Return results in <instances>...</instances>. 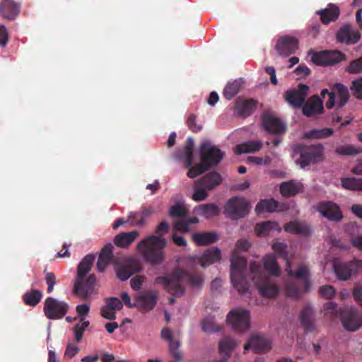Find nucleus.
Instances as JSON below:
<instances>
[{"label":"nucleus","instance_id":"nucleus-1","mask_svg":"<svg viewBox=\"0 0 362 362\" xmlns=\"http://www.w3.org/2000/svg\"><path fill=\"white\" fill-rule=\"evenodd\" d=\"M168 230V223L166 221H162L155 231L158 235L148 236L137 244L139 252L144 260L151 265L160 264L164 260V248L166 247L167 242L161 235L167 233Z\"/></svg>","mask_w":362,"mask_h":362},{"label":"nucleus","instance_id":"nucleus-2","mask_svg":"<svg viewBox=\"0 0 362 362\" xmlns=\"http://www.w3.org/2000/svg\"><path fill=\"white\" fill-rule=\"evenodd\" d=\"M251 245L247 240H238L230 257V282L239 293H244L249 288V281L245 276L247 260L238 255V252H246Z\"/></svg>","mask_w":362,"mask_h":362},{"label":"nucleus","instance_id":"nucleus-3","mask_svg":"<svg viewBox=\"0 0 362 362\" xmlns=\"http://www.w3.org/2000/svg\"><path fill=\"white\" fill-rule=\"evenodd\" d=\"M183 281L189 283L192 286H199L203 282V279L199 274H191L182 269H176L170 274L158 276L155 282L164 286L170 294L180 298L185 293V288L182 286Z\"/></svg>","mask_w":362,"mask_h":362},{"label":"nucleus","instance_id":"nucleus-4","mask_svg":"<svg viewBox=\"0 0 362 362\" xmlns=\"http://www.w3.org/2000/svg\"><path fill=\"white\" fill-rule=\"evenodd\" d=\"M94 261L95 255L88 254L78 265L77 276L74 284V293L84 300L90 298L94 291L96 281L95 276L90 274L85 279L86 276L92 268Z\"/></svg>","mask_w":362,"mask_h":362},{"label":"nucleus","instance_id":"nucleus-5","mask_svg":"<svg viewBox=\"0 0 362 362\" xmlns=\"http://www.w3.org/2000/svg\"><path fill=\"white\" fill-rule=\"evenodd\" d=\"M250 269L252 281L258 288L260 295L263 297L274 298L279 293L278 286L271 282L267 275L262 270V266L257 262H251Z\"/></svg>","mask_w":362,"mask_h":362},{"label":"nucleus","instance_id":"nucleus-6","mask_svg":"<svg viewBox=\"0 0 362 362\" xmlns=\"http://www.w3.org/2000/svg\"><path fill=\"white\" fill-rule=\"evenodd\" d=\"M300 158L297 163L304 168L311 164H315L324 159V146L321 144L310 146H300L297 148Z\"/></svg>","mask_w":362,"mask_h":362},{"label":"nucleus","instance_id":"nucleus-7","mask_svg":"<svg viewBox=\"0 0 362 362\" xmlns=\"http://www.w3.org/2000/svg\"><path fill=\"white\" fill-rule=\"evenodd\" d=\"M250 208V204L244 197H233L225 205L224 214L230 219L238 220L246 216Z\"/></svg>","mask_w":362,"mask_h":362},{"label":"nucleus","instance_id":"nucleus-8","mask_svg":"<svg viewBox=\"0 0 362 362\" xmlns=\"http://www.w3.org/2000/svg\"><path fill=\"white\" fill-rule=\"evenodd\" d=\"M227 322L236 332H243L250 325V315L247 310L236 308L232 310L227 315Z\"/></svg>","mask_w":362,"mask_h":362},{"label":"nucleus","instance_id":"nucleus-9","mask_svg":"<svg viewBox=\"0 0 362 362\" xmlns=\"http://www.w3.org/2000/svg\"><path fill=\"white\" fill-rule=\"evenodd\" d=\"M68 310V303L52 297H47L44 302V314L49 320L63 318L67 313Z\"/></svg>","mask_w":362,"mask_h":362},{"label":"nucleus","instance_id":"nucleus-10","mask_svg":"<svg viewBox=\"0 0 362 362\" xmlns=\"http://www.w3.org/2000/svg\"><path fill=\"white\" fill-rule=\"evenodd\" d=\"M117 277L121 281L127 280L134 274L138 273L141 269L140 262L132 257H127L121 262H114Z\"/></svg>","mask_w":362,"mask_h":362},{"label":"nucleus","instance_id":"nucleus-11","mask_svg":"<svg viewBox=\"0 0 362 362\" xmlns=\"http://www.w3.org/2000/svg\"><path fill=\"white\" fill-rule=\"evenodd\" d=\"M200 156L202 161L209 168L216 165L221 161L223 152L217 146L212 145L210 141L206 140L201 144Z\"/></svg>","mask_w":362,"mask_h":362},{"label":"nucleus","instance_id":"nucleus-12","mask_svg":"<svg viewBox=\"0 0 362 362\" xmlns=\"http://www.w3.org/2000/svg\"><path fill=\"white\" fill-rule=\"evenodd\" d=\"M333 269L339 280L346 281L362 269V259H354L349 262H334Z\"/></svg>","mask_w":362,"mask_h":362},{"label":"nucleus","instance_id":"nucleus-13","mask_svg":"<svg viewBox=\"0 0 362 362\" xmlns=\"http://www.w3.org/2000/svg\"><path fill=\"white\" fill-rule=\"evenodd\" d=\"M343 326L349 331H356L362 326V313L353 307H345L341 311Z\"/></svg>","mask_w":362,"mask_h":362},{"label":"nucleus","instance_id":"nucleus-14","mask_svg":"<svg viewBox=\"0 0 362 362\" xmlns=\"http://www.w3.org/2000/svg\"><path fill=\"white\" fill-rule=\"evenodd\" d=\"M346 59V55L338 50H325L314 52L311 57L312 62L321 66H328L337 64Z\"/></svg>","mask_w":362,"mask_h":362},{"label":"nucleus","instance_id":"nucleus-15","mask_svg":"<svg viewBox=\"0 0 362 362\" xmlns=\"http://www.w3.org/2000/svg\"><path fill=\"white\" fill-rule=\"evenodd\" d=\"M299 48V41L293 36L284 35L280 37L275 45L279 55L287 57L294 54Z\"/></svg>","mask_w":362,"mask_h":362},{"label":"nucleus","instance_id":"nucleus-16","mask_svg":"<svg viewBox=\"0 0 362 362\" xmlns=\"http://www.w3.org/2000/svg\"><path fill=\"white\" fill-rule=\"evenodd\" d=\"M308 92V86L300 83L298 89L288 90L285 93V100L293 108H301L305 101Z\"/></svg>","mask_w":362,"mask_h":362},{"label":"nucleus","instance_id":"nucleus-17","mask_svg":"<svg viewBox=\"0 0 362 362\" xmlns=\"http://www.w3.org/2000/svg\"><path fill=\"white\" fill-rule=\"evenodd\" d=\"M261 120L264 129L269 134H282L286 130V124L269 113H264Z\"/></svg>","mask_w":362,"mask_h":362},{"label":"nucleus","instance_id":"nucleus-18","mask_svg":"<svg viewBox=\"0 0 362 362\" xmlns=\"http://www.w3.org/2000/svg\"><path fill=\"white\" fill-rule=\"evenodd\" d=\"M337 41L346 45L356 44L361 39V33L346 24L341 27L336 34Z\"/></svg>","mask_w":362,"mask_h":362},{"label":"nucleus","instance_id":"nucleus-19","mask_svg":"<svg viewBox=\"0 0 362 362\" xmlns=\"http://www.w3.org/2000/svg\"><path fill=\"white\" fill-rule=\"evenodd\" d=\"M317 210L329 221L338 222L343 218L339 206L330 201L320 202L317 206Z\"/></svg>","mask_w":362,"mask_h":362},{"label":"nucleus","instance_id":"nucleus-20","mask_svg":"<svg viewBox=\"0 0 362 362\" xmlns=\"http://www.w3.org/2000/svg\"><path fill=\"white\" fill-rule=\"evenodd\" d=\"M286 271L288 276L302 280L303 281L304 291L305 293L309 292L311 283L310 281V269L307 264L302 263L298 265L296 271H293L290 262L287 261Z\"/></svg>","mask_w":362,"mask_h":362},{"label":"nucleus","instance_id":"nucleus-21","mask_svg":"<svg viewBox=\"0 0 362 362\" xmlns=\"http://www.w3.org/2000/svg\"><path fill=\"white\" fill-rule=\"evenodd\" d=\"M136 307L147 312L151 310L158 301L157 294L153 291H145L135 296Z\"/></svg>","mask_w":362,"mask_h":362},{"label":"nucleus","instance_id":"nucleus-22","mask_svg":"<svg viewBox=\"0 0 362 362\" xmlns=\"http://www.w3.org/2000/svg\"><path fill=\"white\" fill-rule=\"evenodd\" d=\"M301 108L303 115L308 117L317 116L324 112L322 100L317 95L305 101Z\"/></svg>","mask_w":362,"mask_h":362},{"label":"nucleus","instance_id":"nucleus-23","mask_svg":"<svg viewBox=\"0 0 362 362\" xmlns=\"http://www.w3.org/2000/svg\"><path fill=\"white\" fill-rule=\"evenodd\" d=\"M257 105L258 101L255 99H242L239 98L235 104V113L240 117L246 118L252 114Z\"/></svg>","mask_w":362,"mask_h":362},{"label":"nucleus","instance_id":"nucleus-24","mask_svg":"<svg viewBox=\"0 0 362 362\" xmlns=\"http://www.w3.org/2000/svg\"><path fill=\"white\" fill-rule=\"evenodd\" d=\"M21 11L20 4L13 0H2L0 2V14L3 18L13 21Z\"/></svg>","mask_w":362,"mask_h":362},{"label":"nucleus","instance_id":"nucleus-25","mask_svg":"<svg viewBox=\"0 0 362 362\" xmlns=\"http://www.w3.org/2000/svg\"><path fill=\"white\" fill-rule=\"evenodd\" d=\"M251 348L255 354L266 353L270 350L271 344L267 339L259 335H253L244 346L245 350H249Z\"/></svg>","mask_w":362,"mask_h":362},{"label":"nucleus","instance_id":"nucleus-26","mask_svg":"<svg viewBox=\"0 0 362 362\" xmlns=\"http://www.w3.org/2000/svg\"><path fill=\"white\" fill-rule=\"evenodd\" d=\"M301 325L307 332L315 331V313L310 304L303 307L299 315Z\"/></svg>","mask_w":362,"mask_h":362},{"label":"nucleus","instance_id":"nucleus-27","mask_svg":"<svg viewBox=\"0 0 362 362\" xmlns=\"http://www.w3.org/2000/svg\"><path fill=\"white\" fill-rule=\"evenodd\" d=\"M302 189V184L295 180L283 182L279 187L281 194L285 197H294L300 193Z\"/></svg>","mask_w":362,"mask_h":362},{"label":"nucleus","instance_id":"nucleus-28","mask_svg":"<svg viewBox=\"0 0 362 362\" xmlns=\"http://www.w3.org/2000/svg\"><path fill=\"white\" fill-rule=\"evenodd\" d=\"M221 259V251L218 247H212L206 250L199 257L198 262L203 267H207L211 264L219 262Z\"/></svg>","mask_w":362,"mask_h":362},{"label":"nucleus","instance_id":"nucleus-29","mask_svg":"<svg viewBox=\"0 0 362 362\" xmlns=\"http://www.w3.org/2000/svg\"><path fill=\"white\" fill-rule=\"evenodd\" d=\"M315 13L320 17V20L323 24H329L332 21H335L339 16V9L334 4H329L328 7L317 11Z\"/></svg>","mask_w":362,"mask_h":362},{"label":"nucleus","instance_id":"nucleus-30","mask_svg":"<svg viewBox=\"0 0 362 362\" xmlns=\"http://www.w3.org/2000/svg\"><path fill=\"white\" fill-rule=\"evenodd\" d=\"M139 236L137 230L131 232L121 233L117 235L114 238V243L119 247H128Z\"/></svg>","mask_w":362,"mask_h":362},{"label":"nucleus","instance_id":"nucleus-31","mask_svg":"<svg viewBox=\"0 0 362 362\" xmlns=\"http://www.w3.org/2000/svg\"><path fill=\"white\" fill-rule=\"evenodd\" d=\"M222 181L221 175L216 172H211L197 180L207 190H211L218 187Z\"/></svg>","mask_w":362,"mask_h":362},{"label":"nucleus","instance_id":"nucleus-32","mask_svg":"<svg viewBox=\"0 0 362 362\" xmlns=\"http://www.w3.org/2000/svg\"><path fill=\"white\" fill-rule=\"evenodd\" d=\"M193 241L199 246L207 245L216 243L218 235L214 231L197 233L192 235Z\"/></svg>","mask_w":362,"mask_h":362},{"label":"nucleus","instance_id":"nucleus-33","mask_svg":"<svg viewBox=\"0 0 362 362\" xmlns=\"http://www.w3.org/2000/svg\"><path fill=\"white\" fill-rule=\"evenodd\" d=\"M264 269L270 274L279 276L281 273L279 266L274 255H267L263 258Z\"/></svg>","mask_w":362,"mask_h":362},{"label":"nucleus","instance_id":"nucleus-34","mask_svg":"<svg viewBox=\"0 0 362 362\" xmlns=\"http://www.w3.org/2000/svg\"><path fill=\"white\" fill-rule=\"evenodd\" d=\"M262 143L260 141H248L236 146V153H255L261 149Z\"/></svg>","mask_w":362,"mask_h":362},{"label":"nucleus","instance_id":"nucleus-35","mask_svg":"<svg viewBox=\"0 0 362 362\" xmlns=\"http://www.w3.org/2000/svg\"><path fill=\"white\" fill-rule=\"evenodd\" d=\"M284 230L286 232L298 234L308 235L310 233V228L305 223L291 221L284 226Z\"/></svg>","mask_w":362,"mask_h":362},{"label":"nucleus","instance_id":"nucleus-36","mask_svg":"<svg viewBox=\"0 0 362 362\" xmlns=\"http://www.w3.org/2000/svg\"><path fill=\"white\" fill-rule=\"evenodd\" d=\"M279 202L274 199H263L259 202L255 206V211L259 214L264 212H274L278 210Z\"/></svg>","mask_w":362,"mask_h":362},{"label":"nucleus","instance_id":"nucleus-37","mask_svg":"<svg viewBox=\"0 0 362 362\" xmlns=\"http://www.w3.org/2000/svg\"><path fill=\"white\" fill-rule=\"evenodd\" d=\"M334 134V130L329 127H325L322 129H314L308 132H305L303 135L305 139H322L331 136Z\"/></svg>","mask_w":362,"mask_h":362},{"label":"nucleus","instance_id":"nucleus-38","mask_svg":"<svg viewBox=\"0 0 362 362\" xmlns=\"http://www.w3.org/2000/svg\"><path fill=\"white\" fill-rule=\"evenodd\" d=\"M272 230H281L277 223L272 221H264L260 223H257L255 228V233L258 236L267 235L269 232Z\"/></svg>","mask_w":362,"mask_h":362},{"label":"nucleus","instance_id":"nucleus-39","mask_svg":"<svg viewBox=\"0 0 362 362\" xmlns=\"http://www.w3.org/2000/svg\"><path fill=\"white\" fill-rule=\"evenodd\" d=\"M334 92L339 96L338 108H341L349 101L350 95L348 88L342 83H335L334 85Z\"/></svg>","mask_w":362,"mask_h":362},{"label":"nucleus","instance_id":"nucleus-40","mask_svg":"<svg viewBox=\"0 0 362 362\" xmlns=\"http://www.w3.org/2000/svg\"><path fill=\"white\" fill-rule=\"evenodd\" d=\"M42 298L41 291L35 289L28 291L23 296V300L26 305L35 306L37 305Z\"/></svg>","mask_w":362,"mask_h":362},{"label":"nucleus","instance_id":"nucleus-41","mask_svg":"<svg viewBox=\"0 0 362 362\" xmlns=\"http://www.w3.org/2000/svg\"><path fill=\"white\" fill-rule=\"evenodd\" d=\"M242 86V80H235L228 82L223 90V95L227 100H231L235 97L240 90Z\"/></svg>","mask_w":362,"mask_h":362},{"label":"nucleus","instance_id":"nucleus-42","mask_svg":"<svg viewBox=\"0 0 362 362\" xmlns=\"http://www.w3.org/2000/svg\"><path fill=\"white\" fill-rule=\"evenodd\" d=\"M199 214L205 218L216 216L219 214V208L213 203L202 204L197 209Z\"/></svg>","mask_w":362,"mask_h":362},{"label":"nucleus","instance_id":"nucleus-43","mask_svg":"<svg viewBox=\"0 0 362 362\" xmlns=\"http://www.w3.org/2000/svg\"><path fill=\"white\" fill-rule=\"evenodd\" d=\"M199 219L197 217L185 218L175 221L173 224V228L175 230L185 233L189 232V226L192 223H197Z\"/></svg>","mask_w":362,"mask_h":362},{"label":"nucleus","instance_id":"nucleus-44","mask_svg":"<svg viewBox=\"0 0 362 362\" xmlns=\"http://www.w3.org/2000/svg\"><path fill=\"white\" fill-rule=\"evenodd\" d=\"M341 185L344 189L362 191V179L356 177L344 178Z\"/></svg>","mask_w":362,"mask_h":362},{"label":"nucleus","instance_id":"nucleus-45","mask_svg":"<svg viewBox=\"0 0 362 362\" xmlns=\"http://www.w3.org/2000/svg\"><path fill=\"white\" fill-rule=\"evenodd\" d=\"M235 346L236 344L233 339L230 337H225L219 342V351L229 356Z\"/></svg>","mask_w":362,"mask_h":362},{"label":"nucleus","instance_id":"nucleus-46","mask_svg":"<svg viewBox=\"0 0 362 362\" xmlns=\"http://www.w3.org/2000/svg\"><path fill=\"white\" fill-rule=\"evenodd\" d=\"M207 189L201 184H198L197 180L194 183V193L192 199L195 202H201L205 200L208 197Z\"/></svg>","mask_w":362,"mask_h":362},{"label":"nucleus","instance_id":"nucleus-47","mask_svg":"<svg viewBox=\"0 0 362 362\" xmlns=\"http://www.w3.org/2000/svg\"><path fill=\"white\" fill-rule=\"evenodd\" d=\"M336 152L341 156L356 155L362 153V147H356L354 145H344L337 147Z\"/></svg>","mask_w":362,"mask_h":362},{"label":"nucleus","instance_id":"nucleus-48","mask_svg":"<svg viewBox=\"0 0 362 362\" xmlns=\"http://www.w3.org/2000/svg\"><path fill=\"white\" fill-rule=\"evenodd\" d=\"M90 322L84 319H81L80 322L74 326V332L75 339L77 342H80L83 338L85 329L89 326Z\"/></svg>","mask_w":362,"mask_h":362},{"label":"nucleus","instance_id":"nucleus-49","mask_svg":"<svg viewBox=\"0 0 362 362\" xmlns=\"http://www.w3.org/2000/svg\"><path fill=\"white\" fill-rule=\"evenodd\" d=\"M189 169L187 174V176L189 178H194L208 170L209 168L207 166V165L202 162L195 165L193 167H189Z\"/></svg>","mask_w":362,"mask_h":362},{"label":"nucleus","instance_id":"nucleus-50","mask_svg":"<svg viewBox=\"0 0 362 362\" xmlns=\"http://www.w3.org/2000/svg\"><path fill=\"white\" fill-rule=\"evenodd\" d=\"M177 157L180 160L183 161L185 168H188L192 166L193 157L192 151L184 148L183 150L178 153Z\"/></svg>","mask_w":362,"mask_h":362},{"label":"nucleus","instance_id":"nucleus-51","mask_svg":"<svg viewBox=\"0 0 362 362\" xmlns=\"http://www.w3.org/2000/svg\"><path fill=\"white\" fill-rule=\"evenodd\" d=\"M187 213V209L180 204H175L170 208L168 214L171 217L185 218Z\"/></svg>","mask_w":362,"mask_h":362},{"label":"nucleus","instance_id":"nucleus-52","mask_svg":"<svg viewBox=\"0 0 362 362\" xmlns=\"http://www.w3.org/2000/svg\"><path fill=\"white\" fill-rule=\"evenodd\" d=\"M346 71L349 74H356L362 72V56L358 59L352 60L349 65L346 68Z\"/></svg>","mask_w":362,"mask_h":362},{"label":"nucleus","instance_id":"nucleus-53","mask_svg":"<svg viewBox=\"0 0 362 362\" xmlns=\"http://www.w3.org/2000/svg\"><path fill=\"white\" fill-rule=\"evenodd\" d=\"M272 250L281 257L286 260L287 264L288 259V251L287 245L283 243L276 242L272 245Z\"/></svg>","mask_w":362,"mask_h":362},{"label":"nucleus","instance_id":"nucleus-54","mask_svg":"<svg viewBox=\"0 0 362 362\" xmlns=\"http://www.w3.org/2000/svg\"><path fill=\"white\" fill-rule=\"evenodd\" d=\"M168 344L169 351L172 356L174 358V359L180 360V358H182V354L179 351V348L180 346V341L173 339L171 341H168Z\"/></svg>","mask_w":362,"mask_h":362},{"label":"nucleus","instance_id":"nucleus-55","mask_svg":"<svg viewBox=\"0 0 362 362\" xmlns=\"http://www.w3.org/2000/svg\"><path fill=\"white\" fill-rule=\"evenodd\" d=\"M114 246L112 243L105 245L100 251L99 257H102L104 259H108L112 262V264L116 262L114 259L112 254Z\"/></svg>","mask_w":362,"mask_h":362},{"label":"nucleus","instance_id":"nucleus-56","mask_svg":"<svg viewBox=\"0 0 362 362\" xmlns=\"http://www.w3.org/2000/svg\"><path fill=\"white\" fill-rule=\"evenodd\" d=\"M187 124L188 128L194 133L200 132L202 129V125L197 123V116L194 114L189 115Z\"/></svg>","mask_w":362,"mask_h":362},{"label":"nucleus","instance_id":"nucleus-57","mask_svg":"<svg viewBox=\"0 0 362 362\" xmlns=\"http://www.w3.org/2000/svg\"><path fill=\"white\" fill-rule=\"evenodd\" d=\"M127 221L132 226H143L145 223L139 212H131Z\"/></svg>","mask_w":362,"mask_h":362},{"label":"nucleus","instance_id":"nucleus-58","mask_svg":"<svg viewBox=\"0 0 362 362\" xmlns=\"http://www.w3.org/2000/svg\"><path fill=\"white\" fill-rule=\"evenodd\" d=\"M350 88L356 98L362 99V77L353 81Z\"/></svg>","mask_w":362,"mask_h":362},{"label":"nucleus","instance_id":"nucleus-59","mask_svg":"<svg viewBox=\"0 0 362 362\" xmlns=\"http://www.w3.org/2000/svg\"><path fill=\"white\" fill-rule=\"evenodd\" d=\"M287 296L298 298L300 296L301 291L295 283H288L286 286Z\"/></svg>","mask_w":362,"mask_h":362},{"label":"nucleus","instance_id":"nucleus-60","mask_svg":"<svg viewBox=\"0 0 362 362\" xmlns=\"http://www.w3.org/2000/svg\"><path fill=\"white\" fill-rule=\"evenodd\" d=\"M202 329L206 332H214L219 330L213 318H206L202 322Z\"/></svg>","mask_w":362,"mask_h":362},{"label":"nucleus","instance_id":"nucleus-61","mask_svg":"<svg viewBox=\"0 0 362 362\" xmlns=\"http://www.w3.org/2000/svg\"><path fill=\"white\" fill-rule=\"evenodd\" d=\"M45 274V281L47 284V292L48 293H51L54 290V286L56 284V276L54 273L47 272L46 270L44 272Z\"/></svg>","mask_w":362,"mask_h":362},{"label":"nucleus","instance_id":"nucleus-62","mask_svg":"<svg viewBox=\"0 0 362 362\" xmlns=\"http://www.w3.org/2000/svg\"><path fill=\"white\" fill-rule=\"evenodd\" d=\"M319 293L320 296L327 299H330L334 297L335 294V289L332 286L325 285L320 288Z\"/></svg>","mask_w":362,"mask_h":362},{"label":"nucleus","instance_id":"nucleus-63","mask_svg":"<svg viewBox=\"0 0 362 362\" xmlns=\"http://www.w3.org/2000/svg\"><path fill=\"white\" fill-rule=\"evenodd\" d=\"M325 95H328V96H329L328 100L326 103V107L329 110L332 109L335 105V100H336L335 92H333V91L329 92L327 89H323L321 91V95L322 96V98H325Z\"/></svg>","mask_w":362,"mask_h":362},{"label":"nucleus","instance_id":"nucleus-64","mask_svg":"<svg viewBox=\"0 0 362 362\" xmlns=\"http://www.w3.org/2000/svg\"><path fill=\"white\" fill-rule=\"evenodd\" d=\"M106 305L111 310H119L122 308V303L117 298L112 297L106 300Z\"/></svg>","mask_w":362,"mask_h":362}]
</instances>
